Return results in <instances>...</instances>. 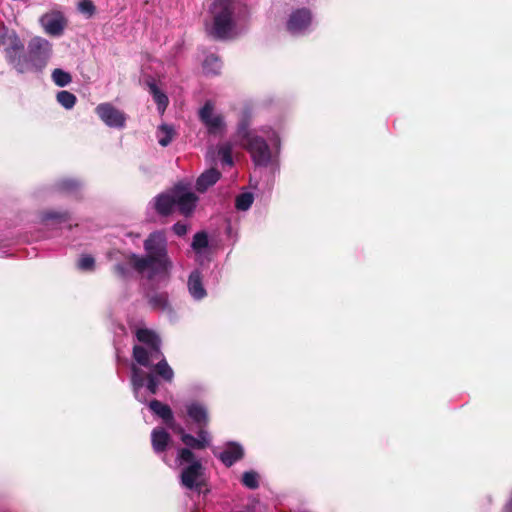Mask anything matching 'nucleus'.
Instances as JSON below:
<instances>
[{
    "instance_id": "nucleus-1",
    "label": "nucleus",
    "mask_w": 512,
    "mask_h": 512,
    "mask_svg": "<svg viewBox=\"0 0 512 512\" xmlns=\"http://www.w3.org/2000/svg\"><path fill=\"white\" fill-rule=\"evenodd\" d=\"M146 254L139 256L132 253L128 257L129 264L138 273L149 271L148 279L156 275L168 274L173 263L168 255L167 239L162 231H155L148 235L143 243Z\"/></svg>"
},
{
    "instance_id": "nucleus-2",
    "label": "nucleus",
    "mask_w": 512,
    "mask_h": 512,
    "mask_svg": "<svg viewBox=\"0 0 512 512\" xmlns=\"http://www.w3.org/2000/svg\"><path fill=\"white\" fill-rule=\"evenodd\" d=\"M52 55L51 43L42 37H33L28 45L26 53L20 55L16 62L17 72L41 73L48 64Z\"/></svg>"
},
{
    "instance_id": "nucleus-3",
    "label": "nucleus",
    "mask_w": 512,
    "mask_h": 512,
    "mask_svg": "<svg viewBox=\"0 0 512 512\" xmlns=\"http://www.w3.org/2000/svg\"><path fill=\"white\" fill-rule=\"evenodd\" d=\"M234 0H215L210 8L212 26L208 34L216 40L228 39L236 27Z\"/></svg>"
},
{
    "instance_id": "nucleus-4",
    "label": "nucleus",
    "mask_w": 512,
    "mask_h": 512,
    "mask_svg": "<svg viewBox=\"0 0 512 512\" xmlns=\"http://www.w3.org/2000/svg\"><path fill=\"white\" fill-rule=\"evenodd\" d=\"M136 338L147 346L135 345L133 347V359L143 367L150 366V360L159 359L162 356L161 339L153 331L147 328H139L136 331Z\"/></svg>"
},
{
    "instance_id": "nucleus-5",
    "label": "nucleus",
    "mask_w": 512,
    "mask_h": 512,
    "mask_svg": "<svg viewBox=\"0 0 512 512\" xmlns=\"http://www.w3.org/2000/svg\"><path fill=\"white\" fill-rule=\"evenodd\" d=\"M205 476V467L201 462H195L192 465H187L182 468L180 473V484L198 494H207L209 489L207 488Z\"/></svg>"
},
{
    "instance_id": "nucleus-6",
    "label": "nucleus",
    "mask_w": 512,
    "mask_h": 512,
    "mask_svg": "<svg viewBox=\"0 0 512 512\" xmlns=\"http://www.w3.org/2000/svg\"><path fill=\"white\" fill-rule=\"evenodd\" d=\"M242 147L248 151L255 166L267 167L270 164L271 149L263 137L259 135L252 137Z\"/></svg>"
},
{
    "instance_id": "nucleus-7",
    "label": "nucleus",
    "mask_w": 512,
    "mask_h": 512,
    "mask_svg": "<svg viewBox=\"0 0 512 512\" xmlns=\"http://www.w3.org/2000/svg\"><path fill=\"white\" fill-rule=\"evenodd\" d=\"M214 104L208 100L200 108L198 115L200 121L206 126L208 133L216 135L221 133L225 127L224 117L221 114L214 115Z\"/></svg>"
},
{
    "instance_id": "nucleus-8",
    "label": "nucleus",
    "mask_w": 512,
    "mask_h": 512,
    "mask_svg": "<svg viewBox=\"0 0 512 512\" xmlns=\"http://www.w3.org/2000/svg\"><path fill=\"white\" fill-rule=\"evenodd\" d=\"M98 117L109 127L122 129L126 125L127 116L111 103H101L95 108Z\"/></svg>"
},
{
    "instance_id": "nucleus-9",
    "label": "nucleus",
    "mask_w": 512,
    "mask_h": 512,
    "mask_svg": "<svg viewBox=\"0 0 512 512\" xmlns=\"http://www.w3.org/2000/svg\"><path fill=\"white\" fill-rule=\"evenodd\" d=\"M0 44L5 46L6 57L16 69L17 59L23 54L24 44L15 31L0 35Z\"/></svg>"
},
{
    "instance_id": "nucleus-10",
    "label": "nucleus",
    "mask_w": 512,
    "mask_h": 512,
    "mask_svg": "<svg viewBox=\"0 0 512 512\" xmlns=\"http://www.w3.org/2000/svg\"><path fill=\"white\" fill-rule=\"evenodd\" d=\"M173 431L180 435L181 441L189 449L202 450L205 449L210 443L209 434L205 429H200L197 431V438L189 433H186L184 428L180 425H177Z\"/></svg>"
},
{
    "instance_id": "nucleus-11",
    "label": "nucleus",
    "mask_w": 512,
    "mask_h": 512,
    "mask_svg": "<svg viewBox=\"0 0 512 512\" xmlns=\"http://www.w3.org/2000/svg\"><path fill=\"white\" fill-rule=\"evenodd\" d=\"M197 201L198 197L196 196L195 193L185 191L180 187L175 188V203L180 214L186 217L190 216L195 210Z\"/></svg>"
},
{
    "instance_id": "nucleus-12",
    "label": "nucleus",
    "mask_w": 512,
    "mask_h": 512,
    "mask_svg": "<svg viewBox=\"0 0 512 512\" xmlns=\"http://www.w3.org/2000/svg\"><path fill=\"white\" fill-rule=\"evenodd\" d=\"M312 21L311 11L307 8L297 9L291 13L287 21V30L298 33L309 27Z\"/></svg>"
},
{
    "instance_id": "nucleus-13",
    "label": "nucleus",
    "mask_w": 512,
    "mask_h": 512,
    "mask_svg": "<svg viewBox=\"0 0 512 512\" xmlns=\"http://www.w3.org/2000/svg\"><path fill=\"white\" fill-rule=\"evenodd\" d=\"M176 207L175 189L170 192L160 193L153 199V208L160 216L171 215Z\"/></svg>"
},
{
    "instance_id": "nucleus-14",
    "label": "nucleus",
    "mask_w": 512,
    "mask_h": 512,
    "mask_svg": "<svg viewBox=\"0 0 512 512\" xmlns=\"http://www.w3.org/2000/svg\"><path fill=\"white\" fill-rule=\"evenodd\" d=\"M187 416L197 426L198 430L207 428L209 424V414L207 408L198 402H192L186 405Z\"/></svg>"
},
{
    "instance_id": "nucleus-15",
    "label": "nucleus",
    "mask_w": 512,
    "mask_h": 512,
    "mask_svg": "<svg viewBox=\"0 0 512 512\" xmlns=\"http://www.w3.org/2000/svg\"><path fill=\"white\" fill-rule=\"evenodd\" d=\"M245 453L243 447L237 442H228L225 449L217 455L226 467H231L237 461L243 459Z\"/></svg>"
},
{
    "instance_id": "nucleus-16",
    "label": "nucleus",
    "mask_w": 512,
    "mask_h": 512,
    "mask_svg": "<svg viewBox=\"0 0 512 512\" xmlns=\"http://www.w3.org/2000/svg\"><path fill=\"white\" fill-rule=\"evenodd\" d=\"M146 299L152 310L165 312L169 315L174 313V309L170 304L169 294L167 292L147 293Z\"/></svg>"
},
{
    "instance_id": "nucleus-17",
    "label": "nucleus",
    "mask_w": 512,
    "mask_h": 512,
    "mask_svg": "<svg viewBox=\"0 0 512 512\" xmlns=\"http://www.w3.org/2000/svg\"><path fill=\"white\" fill-rule=\"evenodd\" d=\"M188 290L191 296L196 300L203 299L207 292L203 286L202 274L199 270H193L188 277Z\"/></svg>"
},
{
    "instance_id": "nucleus-18",
    "label": "nucleus",
    "mask_w": 512,
    "mask_h": 512,
    "mask_svg": "<svg viewBox=\"0 0 512 512\" xmlns=\"http://www.w3.org/2000/svg\"><path fill=\"white\" fill-rule=\"evenodd\" d=\"M149 408L153 413L158 415L170 428L174 429L177 426L175 424L173 412L167 404L154 399L150 401Z\"/></svg>"
},
{
    "instance_id": "nucleus-19",
    "label": "nucleus",
    "mask_w": 512,
    "mask_h": 512,
    "mask_svg": "<svg viewBox=\"0 0 512 512\" xmlns=\"http://www.w3.org/2000/svg\"><path fill=\"white\" fill-rule=\"evenodd\" d=\"M221 177V173L211 168L203 172L196 181V190L200 193L205 192L209 187L213 186Z\"/></svg>"
},
{
    "instance_id": "nucleus-20",
    "label": "nucleus",
    "mask_w": 512,
    "mask_h": 512,
    "mask_svg": "<svg viewBox=\"0 0 512 512\" xmlns=\"http://www.w3.org/2000/svg\"><path fill=\"white\" fill-rule=\"evenodd\" d=\"M160 358L161 359L156 364H150L149 367L152 368L153 374L156 377H159L164 382L172 383L174 379V371L163 355Z\"/></svg>"
},
{
    "instance_id": "nucleus-21",
    "label": "nucleus",
    "mask_w": 512,
    "mask_h": 512,
    "mask_svg": "<svg viewBox=\"0 0 512 512\" xmlns=\"http://www.w3.org/2000/svg\"><path fill=\"white\" fill-rule=\"evenodd\" d=\"M170 441V435L163 428H155L151 433L152 447L156 453L166 451Z\"/></svg>"
},
{
    "instance_id": "nucleus-22",
    "label": "nucleus",
    "mask_w": 512,
    "mask_h": 512,
    "mask_svg": "<svg viewBox=\"0 0 512 512\" xmlns=\"http://www.w3.org/2000/svg\"><path fill=\"white\" fill-rule=\"evenodd\" d=\"M249 126L250 121L247 116L243 117L238 123L235 138L241 146L249 142L250 138L257 136V134H254L250 131Z\"/></svg>"
},
{
    "instance_id": "nucleus-23",
    "label": "nucleus",
    "mask_w": 512,
    "mask_h": 512,
    "mask_svg": "<svg viewBox=\"0 0 512 512\" xmlns=\"http://www.w3.org/2000/svg\"><path fill=\"white\" fill-rule=\"evenodd\" d=\"M45 31L53 36H59L63 33L65 21L61 17H49L44 23Z\"/></svg>"
},
{
    "instance_id": "nucleus-24",
    "label": "nucleus",
    "mask_w": 512,
    "mask_h": 512,
    "mask_svg": "<svg viewBox=\"0 0 512 512\" xmlns=\"http://www.w3.org/2000/svg\"><path fill=\"white\" fill-rule=\"evenodd\" d=\"M176 132L173 126L168 124H162L158 128V143L162 147H167L175 137Z\"/></svg>"
},
{
    "instance_id": "nucleus-25",
    "label": "nucleus",
    "mask_w": 512,
    "mask_h": 512,
    "mask_svg": "<svg viewBox=\"0 0 512 512\" xmlns=\"http://www.w3.org/2000/svg\"><path fill=\"white\" fill-rule=\"evenodd\" d=\"M81 188V183L75 179H62L57 182L56 189L60 192L75 194Z\"/></svg>"
},
{
    "instance_id": "nucleus-26",
    "label": "nucleus",
    "mask_w": 512,
    "mask_h": 512,
    "mask_svg": "<svg viewBox=\"0 0 512 512\" xmlns=\"http://www.w3.org/2000/svg\"><path fill=\"white\" fill-rule=\"evenodd\" d=\"M146 374L143 370L136 366H132L131 368V384L133 390L137 392L145 385Z\"/></svg>"
},
{
    "instance_id": "nucleus-27",
    "label": "nucleus",
    "mask_w": 512,
    "mask_h": 512,
    "mask_svg": "<svg viewBox=\"0 0 512 512\" xmlns=\"http://www.w3.org/2000/svg\"><path fill=\"white\" fill-rule=\"evenodd\" d=\"M51 77L53 82L59 87H65L72 81V76L60 68L54 69Z\"/></svg>"
},
{
    "instance_id": "nucleus-28",
    "label": "nucleus",
    "mask_w": 512,
    "mask_h": 512,
    "mask_svg": "<svg viewBox=\"0 0 512 512\" xmlns=\"http://www.w3.org/2000/svg\"><path fill=\"white\" fill-rule=\"evenodd\" d=\"M56 99L65 109L73 108L77 101L76 96L66 90L59 91L56 95Z\"/></svg>"
},
{
    "instance_id": "nucleus-29",
    "label": "nucleus",
    "mask_w": 512,
    "mask_h": 512,
    "mask_svg": "<svg viewBox=\"0 0 512 512\" xmlns=\"http://www.w3.org/2000/svg\"><path fill=\"white\" fill-rule=\"evenodd\" d=\"M208 245H209L208 235L205 231L197 232L193 236V241H192L191 247L195 252H201L203 249L207 248Z\"/></svg>"
},
{
    "instance_id": "nucleus-30",
    "label": "nucleus",
    "mask_w": 512,
    "mask_h": 512,
    "mask_svg": "<svg viewBox=\"0 0 512 512\" xmlns=\"http://www.w3.org/2000/svg\"><path fill=\"white\" fill-rule=\"evenodd\" d=\"M254 201V196L250 192L241 193L236 197L235 207L240 211L248 210Z\"/></svg>"
},
{
    "instance_id": "nucleus-31",
    "label": "nucleus",
    "mask_w": 512,
    "mask_h": 512,
    "mask_svg": "<svg viewBox=\"0 0 512 512\" xmlns=\"http://www.w3.org/2000/svg\"><path fill=\"white\" fill-rule=\"evenodd\" d=\"M241 482L245 487L249 489H257L259 487V475L253 470L246 471L242 475Z\"/></svg>"
},
{
    "instance_id": "nucleus-32",
    "label": "nucleus",
    "mask_w": 512,
    "mask_h": 512,
    "mask_svg": "<svg viewBox=\"0 0 512 512\" xmlns=\"http://www.w3.org/2000/svg\"><path fill=\"white\" fill-rule=\"evenodd\" d=\"M232 144L229 142L223 143L218 148V155L221 158V161L225 165H233V158H232Z\"/></svg>"
},
{
    "instance_id": "nucleus-33",
    "label": "nucleus",
    "mask_w": 512,
    "mask_h": 512,
    "mask_svg": "<svg viewBox=\"0 0 512 512\" xmlns=\"http://www.w3.org/2000/svg\"><path fill=\"white\" fill-rule=\"evenodd\" d=\"M203 68L208 72L217 74L221 69V62L216 55L210 54L205 58Z\"/></svg>"
},
{
    "instance_id": "nucleus-34",
    "label": "nucleus",
    "mask_w": 512,
    "mask_h": 512,
    "mask_svg": "<svg viewBox=\"0 0 512 512\" xmlns=\"http://www.w3.org/2000/svg\"><path fill=\"white\" fill-rule=\"evenodd\" d=\"M178 460L180 461V464H187L192 465L195 462H201L200 460L196 459V456L194 452H192L189 448H182L178 451Z\"/></svg>"
},
{
    "instance_id": "nucleus-35",
    "label": "nucleus",
    "mask_w": 512,
    "mask_h": 512,
    "mask_svg": "<svg viewBox=\"0 0 512 512\" xmlns=\"http://www.w3.org/2000/svg\"><path fill=\"white\" fill-rule=\"evenodd\" d=\"M77 268L82 271H93L95 269V259L91 255H82L78 262Z\"/></svg>"
},
{
    "instance_id": "nucleus-36",
    "label": "nucleus",
    "mask_w": 512,
    "mask_h": 512,
    "mask_svg": "<svg viewBox=\"0 0 512 512\" xmlns=\"http://www.w3.org/2000/svg\"><path fill=\"white\" fill-rule=\"evenodd\" d=\"M44 220H58L60 222H66L70 219V215L67 211H49L43 215Z\"/></svg>"
},
{
    "instance_id": "nucleus-37",
    "label": "nucleus",
    "mask_w": 512,
    "mask_h": 512,
    "mask_svg": "<svg viewBox=\"0 0 512 512\" xmlns=\"http://www.w3.org/2000/svg\"><path fill=\"white\" fill-rule=\"evenodd\" d=\"M78 9L87 17H92L96 12V7L91 0H81L78 4Z\"/></svg>"
},
{
    "instance_id": "nucleus-38",
    "label": "nucleus",
    "mask_w": 512,
    "mask_h": 512,
    "mask_svg": "<svg viewBox=\"0 0 512 512\" xmlns=\"http://www.w3.org/2000/svg\"><path fill=\"white\" fill-rule=\"evenodd\" d=\"M146 388L153 395L159 390V380L153 373L146 374Z\"/></svg>"
},
{
    "instance_id": "nucleus-39",
    "label": "nucleus",
    "mask_w": 512,
    "mask_h": 512,
    "mask_svg": "<svg viewBox=\"0 0 512 512\" xmlns=\"http://www.w3.org/2000/svg\"><path fill=\"white\" fill-rule=\"evenodd\" d=\"M113 272L121 279H128L130 277V269L126 264L117 263L113 267Z\"/></svg>"
},
{
    "instance_id": "nucleus-40",
    "label": "nucleus",
    "mask_w": 512,
    "mask_h": 512,
    "mask_svg": "<svg viewBox=\"0 0 512 512\" xmlns=\"http://www.w3.org/2000/svg\"><path fill=\"white\" fill-rule=\"evenodd\" d=\"M153 99L157 103L159 110H164L168 105V97L162 91L154 95Z\"/></svg>"
},
{
    "instance_id": "nucleus-41",
    "label": "nucleus",
    "mask_w": 512,
    "mask_h": 512,
    "mask_svg": "<svg viewBox=\"0 0 512 512\" xmlns=\"http://www.w3.org/2000/svg\"><path fill=\"white\" fill-rule=\"evenodd\" d=\"M172 230L177 236L182 237L186 235L188 226L182 222H177L172 226Z\"/></svg>"
},
{
    "instance_id": "nucleus-42",
    "label": "nucleus",
    "mask_w": 512,
    "mask_h": 512,
    "mask_svg": "<svg viewBox=\"0 0 512 512\" xmlns=\"http://www.w3.org/2000/svg\"><path fill=\"white\" fill-rule=\"evenodd\" d=\"M147 86H148L149 92L152 94V96L156 95L157 93H159L161 91L158 88L157 84L153 80L147 81Z\"/></svg>"
}]
</instances>
